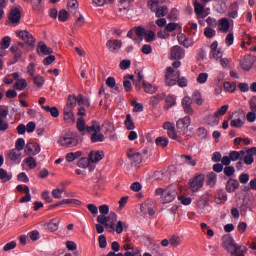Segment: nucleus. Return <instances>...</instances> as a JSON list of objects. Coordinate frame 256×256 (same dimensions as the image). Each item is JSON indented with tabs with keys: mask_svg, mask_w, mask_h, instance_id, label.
I'll return each instance as SVG.
<instances>
[{
	"mask_svg": "<svg viewBox=\"0 0 256 256\" xmlns=\"http://www.w3.org/2000/svg\"><path fill=\"white\" fill-rule=\"evenodd\" d=\"M193 101L196 103V105H203V96L201 95V92L195 91L192 98L189 96H185L183 98L182 107L186 115H193V113H195V110H193V107L191 106L193 105Z\"/></svg>",
	"mask_w": 256,
	"mask_h": 256,
	"instance_id": "obj_1",
	"label": "nucleus"
},
{
	"mask_svg": "<svg viewBox=\"0 0 256 256\" xmlns=\"http://www.w3.org/2000/svg\"><path fill=\"white\" fill-rule=\"evenodd\" d=\"M86 133L91 135L92 143H102V141H105V136L101 133V124L97 121H93L91 126L86 128Z\"/></svg>",
	"mask_w": 256,
	"mask_h": 256,
	"instance_id": "obj_2",
	"label": "nucleus"
},
{
	"mask_svg": "<svg viewBox=\"0 0 256 256\" xmlns=\"http://www.w3.org/2000/svg\"><path fill=\"white\" fill-rule=\"evenodd\" d=\"M58 145L65 149H71L79 145V139L77 138V135L73 134V132H69L59 137Z\"/></svg>",
	"mask_w": 256,
	"mask_h": 256,
	"instance_id": "obj_3",
	"label": "nucleus"
},
{
	"mask_svg": "<svg viewBox=\"0 0 256 256\" xmlns=\"http://www.w3.org/2000/svg\"><path fill=\"white\" fill-rule=\"evenodd\" d=\"M97 222L100 225H105L106 229L109 231H115V223H117V214L111 212L108 216L98 215Z\"/></svg>",
	"mask_w": 256,
	"mask_h": 256,
	"instance_id": "obj_4",
	"label": "nucleus"
},
{
	"mask_svg": "<svg viewBox=\"0 0 256 256\" xmlns=\"http://www.w3.org/2000/svg\"><path fill=\"white\" fill-rule=\"evenodd\" d=\"M155 194L160 196V202H162L164 205L175 201L176 197L175 191L171 190V188H167L165 190L158 188L156 189Z\"/></svg>",
	"mask_w": 256,
	"mask_h": 256,
	"instance_id": "obj_5",
	"label": "nucleus"
},
{
	"mask_svg": "<svg viewBox=\"0 0 256 256\" xmlns=\"http://www.w3.org/2000/svg\"><path fill=\"white\" fill-rule=\"evenodd\" d=\"M148 6L158 18L165 17V15L169 13V8H167V6H159V0H149Z\"/></svg>",
	"mask_w": 256,
	"mask_h": 256,
	"instance_id": "obj_6",
	"label": "nucleus"
},
{
	"mask_svg": "<svg viewBox=\"0 0 256 256\" xmlns=\"http://www.w3.org/2000/svg\"><path fill=\"white\" fill-rule=\"evenodd\" d=\"M181 77V73L178 70H175L173 67L169 66L166 70L165 83L168 87H173L177 85V81Z\"/></svg>",
	"mask_w": 256,
	"mask_h": 256,
	"instance_id": "obj_7",
	"label": "nucleus"
},
{
	"mask_svg": "<svg viewBox=\"0 0 256 256\" xmlns=\"http://www.w3.org/2000/svg\"><path fill=\"white\" fill-rule=\"evenodd\" d=\"M155 209H157V202L153 199H147L142 205H141V213H144L150 215V217H153L155 215Z\"/></svg>",
	"mask_w": 256,
	"mask_h": 256,
	"instance_id": "obj_8",
	"label": "nucleus"
},
{
	"mask_svg": "<svg viewBox=\"0 0 256 256\" xmlns=\"http://www.w3.org/2000/svg\"><path fill=\"white\" fill-rule=\"evenodd\" d=\"M189 127H191V117L189 116H185L176 122V129L178 133H182V135H185V133L189 131Z\"/></svg>",
	"mask_w": 256,
	"mask_h": 256,
	"instance_id": "obj_9",
	"label": "nucleus"
},
{
	"mask_svg": "<svg viewBox=\"0 0 256 256\" xmlns=\"http://www.w3.org/2000/svg\"><path fill=\"white\" fill-rule=\"evenodd\" d=\"M203 183H205V175L203 174H199L190 180V190L192 193H196V191L200 190L201 187H203Z\"/></svg>",
	"mask_w": 256,
	"mask_h": 256,
	"instance_id": "obj_10",
	"label": "nucleus"
},
{
	"mask_svg": "<svg viewBox=\"0 0 256 256\" xmlns=\"http://www.w3.org/2000/svg\"><path fill=\"white\" fill-rule=\"evenodd\" d=\"M12 77L14 80H16L14 83V89L16 91H25V89H27V80L24 78H19V73H12Z\"/></svg>",
	"mask_w": 256,
	"mask_h": 256,
	"instance_id": "obj_11",
	"label": "nucleus"
},
{
	"mask_svg": "<svg viewBox=\"0 0 256 256\" xmlns=\"http://www.w3.org/2000/svg\"><path fill=\"white\" fill-rule=\"evenodd\" d=\"M256 57L251 55H246L241 60L240 65L244 71H251L255 65Z\"/></svg>",
	"mask_w": 256,
	"mask_h": 256,
	"instance_id": "obj_12",
	"label": "nucleus"
},
{
	"mask_svg": "<svg viewBox=\"0 0 256 256\" xmlns=\"http://www.w3.org/2000/svg\"><path fill=\"white\" fill-rule=\"evenodd\" d=\"M17 37L19 39H22V41H25L27 45L33 46L35 45V38L33 37V34L29 33L26 30H20L16 32Z\"/></svg>",
	"mask_w": 256,
	"mask_h": 256,
	"instance_id": "obj_13",
	"label": "nucleus"
},
{
	"mask_svg": "<svg viewBox=\"0 0 256 256\" xmlns=\"http://www.w3.org/2000/svg\"><path fill=\"white\" fill-rule=\"evenodd\" d=\"M106 47L110 51V53H119V51H121V48L123 47V42L118 39L108 40L106 43Z\"/></svg>",
	"mask_w": 256,
	"mask_h": 256,
	"instance_id": "obj_14",
	"label": "nucleus"
},
{
	"mask_svg": "<svg viewBox=\"0 0 256 256\" xmlns=\"http://www.w3.org/2000/svg\"><path fill=\"white\" fill-rule=\"evenodd\" d=\"M163 129L167 131L168 137L173 139L174 141H179V137L177 136V130H175V124L171 122H165L163 124Z\"/></svg>",
	"mask_w": 256,
	"mask_h": 256,
	"instance_id": "obj_15",
	"label": "nucleus"
},
{
	"mask_svg": "<svg viewBox=\"0 0 256 256\" xmlns=\"http://www.w3.org/2000/svg\"><path fill=\"white\" fill-rule=\"evenodd\" d=\"M243 4V0H236L230 5L229 17H231V19H237V17L239 16V6Z\"/></svg>",
	"mask_w": 256,
	"mask_h": 256,
	"instance_id": "obj_16",
	"label": "nucleus"
},
{
	"mask_svg": "<svg viewBox=\"0 0 256 256\" xmlns=\"http://www.w3.org/2000/svg\"><path fill=\"white\" fill-rule=\"evenodd\" d=\"M26 155L35 156L41 153V146L37 143L30 142L25 147Z\"/></svg>",
	"mask_w": 256,
	"mask_h": 256,
	"instance_id": "obj_17",
	"label": "nucleus"
},
{
	"mask_svg": "<svg viewBox=\"0 0 256 256\" xmlns=\"http://www.w3.org/2000/svg\"><path fill=\"white\" fill-rule=\"evenodd\" d=\"M77 107V96L70 95L68 97L67 103L64 106V114L65 113H73V110Z\"/></svg>",
	"mask_w": 256,
	"mask_h": 256,
	"instance_id": "obj_18",
	"label": "nucleus"
},
{
	"mask_svg": "<svg viewBox=\"0 0 256 256\" xmlns=\"http://www.w3.org/2000/svg\"><path fill=\"white\" fill-rule=\"evenodd\" d=\"M218 47L219 43L217 41H214L211 44L210 56L212 57V59H215L216 61H219L223 57V51H221V49H219Z\"/></svg>",
	"mask_w": 256,
	"mask_h": 256,
	"instance_id": "obj_19",
	"label": "nucleus"
},
{
	"mask_svg": "<svg viewBox=\"0 0 256 256\" xmlns=\"http://www.w3.org/2000/svg\"><path fill=\"white\" fill-rule=\"evenodd\" d=\"M231 29V22L228 18H221L218 20V31L220 33H229Z\"/></svg>",
	"mask_w": 256,
	"mask_h": 256,
	"instance_id": "obj_20",
	"label": "nucleus"
},
{
	"mask_svg": "<svg viewBox=\"0 0 256 256\" xmlns=\"http://www.w3.org/2000/svg\"><path fill=\"white\" fill-rule=\"evenodd\" d=\"M170 56L172 59H183L185 57V50L181 46H173L170 49Z\"/></svg>",
	"mask_w": 256,
	"mask_h": 256,
	"instance_id": "obj_21",
	"label": "nucleus"
},
{
	"mask_svg": "<svg viewBox=\"0 0 256 256\" xmlns=\"http://www.w3.org/2000/svg\"><path fill=\"white\" fill-rule=\"evenodd\" d=\"M21 151L14 148L7 152L6 157L14 163H21Z\"/></svg>",
	"mask_w": 256,
	"mask_h": 256,
	"instance_id": "obj_22",
	"label": "nucleus"
},
{
	"mask_svg": "<svg viewBox=\"0 0 256 256\" xmlns=\"http://www.w3.org/2000/svg\"><path fill=\"white\" fill-rule=\"evenodd\" d=\"M256 155V147H252L245 152V155L243 157L245 165H253V162L255 161V158L253 156Z\"/></svg>",
	"mask_w": 256,
	"mask_h": 256,
	"instance_id": "obj_23",
	"label": "nucleus"
},
{
	"mask_svg": "<svg viewBox=\"0 0 256 256\" xmlns=\"http://www.w3.org/2000/svg\"><path fill=\"white\" fill-rule=\"evenodd\" d=\"M37 53L40 57H45V55H51L53 49L49 48L44 42H39L37 45Z\"/></svg>",
	"mask_w": 256,
	"mask_h": 256,
	"instance_id": "obj_24",
	"label": "nucleus"
},
{
	"mask_svg": "<svg viewBox=\"0 0 256 256\" xmlns=\"http://www.w3.org/2000/svg\"><path fill=\"white\" fill-rule=\"evenodd\" d=\"M103 157H105V153L103 151H92L89 154L88 159L90 163H99Z\"/></svg>",
	"mask_w": 256,
	"mask_h": 256,
	"instance_id": "obj_25",
	"label": "nucleus"
},
{
	"mask_svg": "<svg viewBox=\"0 0 256 256\" xmlns=\"http://www.w3.org/2000/svg\"><path fill=\"white\" fill-rule=\"evenodd\" d=\"M180 162L182 165H188L189 167H195L197 165V160L189 155H181Z\"/></svg>",
	"mask_w": 256,
	"mask_h": 256,
	"instance_id": "obj_26",
	"label": "nucleus"
},
{
	"mask_svg": "<svg viewBox=\"0 0 256 256\" xmlns=\"http://www.w3.org/2000/svg\"><path fill=\"white\" fill-rule=\"evenodd\" d=\"M198 1L199 0H194V11L196 15H199L200 17H207V14H205V4H201Z\"/></svg>",
	"mask_w": 256,
	"mask_h": 256,
	"instance_id": "obj_27",
	"label": "nucleus"
},
{
	"mask_svg": "<svg viewBox=\"0 0 256 256\" xmlns=\"http://www.w3.org/2000/svg\"><path fill=\"white\" fill-rule=\"evenodd\" d=\"M214 9L217 13H225L227 11V3L225 0H214Z\"/></svg>",
	"mask_w": 256,
	"mask_h": 256,
	"instance_id": "obj_28",
	"label": "nucleus"
},
{
	"mask_svg": "<svg viewBox=\"0 0 256 256\" xmlns=\"http://www.w3.org/2000/svg\"><path fill=\"white\" fill-rule=\"evenodd\" d=\"M237 189H239V181L235 179L228 180L226 183V191H228V193H235Z\"/></svg>",
	"mask_w": 256,
	"mask_h": 256,
	"instance_id": "obj_29",
	"label": "nucleus"
},
{
	"mask_svg": "<svg viewBox=\"0 0 256 256\" xmlns=\"http://www.w3.org/2000/svg\"><path fill=\"white\" fill-rule=\"evenodd\" d=\"M21 19V12L19 11V8H12L9 15V20L12 23H19Z\"/></svg>",
	"mask_w": 256,
	"mask_h": 256,
	"instance_id": "obj_30",
	"label": "nucleus"
},
{
	"mask_svg": "<svg viewBox=\"0 0 256 256\" xmlns=\"http://www.w3.org/2000/svg\"><path fill=\"white\" fill-rule=\"evenodd\" d=\"M219 122V117L215 113L213 115H208L205 119L206 125H209L210 127H217Z\"/></svg>",
	"mask_w": 256,
	"mask_h": 256,
	"instance_id": "obj_31",
	"label": "nucleus"
},
{
	"mask_svg": "<svg viewBox=\"0 0 256 256\" xmlns=\"http://www.w3.org/2000/svg\"><path fill=\"white\" fill-rule=\"evenodd\" d=\"M128 157L132 163H135L136 165H139L141 161H143V156H141V153L139 152H129Z\"/></svg>",
	"mask_w": 256,
	"mask_h": 256,
	"instance_id": "obj_32",
	"label": "nucleus"
},
{
	"mask_svg": "<svg viewBox=\"0 0 256 256\" xmlns=\"http://www.w3.org/2000/svg\"><path fill=\"white\" fill-rule=\"evenodd\" d=\"M11 179H13V174L0 168V181H2V183H7V181H11Z\"/></svg>",
	"mask_w": 256,
	"mask_h": 256,
	"instance_id": "obj_33",
	"label": "nucleus"
},
{
	"mask_svg": "<svg viewBox=\"0 0 256 256\" xmlns=\"http://www.w3.org/2000/svg\"><path fill=\"white\" fill-rule=\"evenodd\" d=\"M60 223H61V218H54L47 224V227L49 231L55 232L59 229Z\"/></svg>",
	"mask_w": 256,
	"mask_h": 256,
	"instance_id": "obj_34",
	"label": "nucleus"
},
{
	"mask_svg": "<svg viewBox=\"0 0 256 256\" xmlns=\"http://www.w3.org/2000/svg\"><path fill=\"white\" fill-rule=\"evenodd\" d=\"M23 47H25V44L19 42L17 45L12 46L10 50L12 51V53H14L15 57L19 58L21 57V55H23V52L21 51Z\"/></svg>",
	"mask_w": 256,
	"mask_h": 256,
	"instance_id": "obj_35",
	"label": "nucleus"
},
{
	"mask_svg": "<svg viewBox=\"0 0 256 256\" xmlns=\"http://www.w3.org/2000/svg\"><path fill=\"white\" fill-rule=\"evenodd\" d=\"M83 155V152L76 151V152H70L66 155V161L68 163H73V161H76V159H79Z\"/></svg>",
	"mask_w": 256,
	"mask_h": 256,
	"instance_id": "obj_36",
	"label": "nucleus"
},
{
	"mask_svg": "<svg viewBox=\"0 0 256 256\" xmlns=\"http://www.w3.org/2000/svg\"><path fill=\"white\" fill-rule=\"evenodd\" d=\"M127 227H129V224H127V222H125V221L120 220L117 222L114 231H116V233L118 235H121V233H123V231H125V229H127Z\"/></svg>",
	"mask_w": 256,
	"mask_h": 256,
	"instance_id": "obj_37",
	"label": "nucleus"
},
{
	"mask_svg": "<svg viewBox=\"0 0 256 256\" xmlns=\"http://www.w3.org/2000/svg\"><path fill=\"white\" fill-rule=\"evenodd\" d=\"M229 157H230V161H238V159L242 160L243 157H245V151H243V150L239 151V152L232 151V152H230Z\"/></svg>",
	"mask_w": 256,
	"mask_h": 256,
	"instance_id": "obj_38",
	"label": "nucleus"
},
{
	"mask_svg": "<svg viewBox=\"0 0 256 256\" xmlns=\"http://www.w3.org/2000/svg\"><path fill=\"white\" fill-rule=\"evenodd\" d=\"M68 10L70 13H77V9H79V2L77 0H69L67 3Z\"/></svg>",
	"mask_w": 256,
	"mask_h": 256,
	"instance_id": "obj_39",
	"label": "nucleus"
},
{
	"mask_svg": "<svg viewBox=\"0 0 256 256\" xmlns=\"http://www.w3.org/2000/svg\"><path fill=\"white\" fill-rule=\"evenodd\" d=\"M223 87L226 93H235V90L237 89V84H235V82H224Z\"/></svg>",
	"mask_w": 256,
	"mask_h": 256,
	"instance_id": "obj_40",
	"label": "nucleus"
},
{
	"mask_svg": "<svg viewBox=\"0 0 256 256\" xmlns=\"http://www.w3.org/2000/svg\"><path fill=\"white\" fill-rule=\"evenodd\" d=\"M124 125L128 131H133V129H135V123L133 122V119L131 118V114L126 115Z\"/></svg>",
	"mask_w": 256,
	"mask_h": 256,
	"instance_id": "obj_41",
	"label": "nucleus"
},
{
	"mask_svg": "<svg viewBox=\"0 0 256 256\" xmlns=\"http://www.w3.org/2000/svg\"><path fill=\"white\" fill-rule=\"evenodd\" d=\"M164 99L165 93L157 94L151 97L150 103L151 105H153V107H155V105H159V103H161V101H163Z\"/></svg>",
	"mask_w": 256,
	"mask_h": 256,
	"instance_id": "obj_42",
	"label": "nucleus"
},
{
	"mask_svg": "<svg viewBox=\"0 0 256 256\" xmlns=\"http://www.w3.org/2000/svg\"><path fill=\"white\" fill-rule=\"evenodd\" d=\"M32 5L34 11H41L43 9V5H45L44 0H29Z\"/></svg>",
	"mask_w": 256,
	"mask_h": 256,
	"instance_id": "obj_43",
	"label": "nucleus"
},
{
	"mask_svg": "<svg viewBox=\"0 0 256 256\" xmlns=\"http://www.w3.org/2000/svg\"><path fill=\"white\" fill-rule=\"evenodd\" d=\"M63 193H65V186L55 188L52 190V197H54V199H61V197H63Z\"/></svg>",
	"mask_w": 256,
	"mask_h": 256,
	"instance_id": "obj_44",
	"label": "nucleus"
},
{
	"mask_svg": "<svg viewBox=\"0 0 256 256\" xmlns=\"http://www.w3.org/2000/svg\"><path fill=\"white\" fill-rule=\"evenodd\" d=\"M208 79H209V73L202 72V73L198 74L196 81H197V83H199V85H205V83H207Z\"/></svg>",
	"mask_w": 256,
	"mask_h": 256,
	"instance_id": "obj_45",
	"label": "nucleus"
},
{
	"mask_svg": "<svg viewBox=\"0 0 256 256\" xmlns=\"http://www.w3.org/2000/svg\"><path fill=\"white\" fill-rule=\"evenodd\" d=\"M143 89L145 93H149L150 95L157 92V86L152 85L151 83H143Z\"/></svg>",
	"mask_w": 256,
	"mask_h": 256,
	"instance_id": "obj_46",
	"label": "nucleus"
},
{
	"mask_svg": "<svg viewBox=\"0 0 256 256\" xmlns=\"http://www.w3.org/2000/svg\"><path fill=\"white\" fill-rule=\"evenodd\" d=\"M76 103H78V105H83L84 107H89L90 103H89V99L85 98V96H83V94H79L76 97Z\"/></svg>",
	"mask_w": 256,
	"mask_h": 256,
	"instance_id": "obj_47",
	"label": "nucleus"
},
{
	"mask_svg": "<svg viewBox=\"0 0 256 256\" xmlns=\"http://www.w3.org/2000/svg\"><path fill=\"white\" fill-rule=\"evenodd\" d=\"M42 109H44L46 113L51 114L55 118L59 117V109H57V107L51 108L50 106H42Z\"/></svg>",
	"mask_w": 256,
	"mask_h": 256,
	"instance_id": "obj_48",
	"label": "nucleus"
},
{
	"mask_svg": "<svg viewBox=\"0 0 256 256\" xmlns=\"http://www.w3.org/2000/svg\"><path fill=\"white\" fill-rule=\"evenodd\" d=\"M179 43L180 45H183V47L189 48L193 45V40L186 38L185 36L181 35L179 37Z\"/></svg>",
	"mask_w": 256,
	"mask_h": 256,
	"instance_id": "obj_49",
	"label": "nucleus"
},
{
	"mask_svg": "<svg viewBox=\"0 0 256 256\" xmlns=\"http://www.w3.org/2000/svg\"><path fill=\"white\" fill-rule=\"evenodd\" d=\"M33 83H34V85H36V87L41 89V87H43V85H45V78L41 75H38L36 77L33 76Z\"/></svg>",
	"mask_w": 256,
	"mask_h": 256,
	"instance_id": "obj_50",
	"label": "nucleus"
},
{
	"mask_svg": "<svg viewBox=\"0 0 256 256\" xmlns=\"http://www.w3.org/2000/svg\"><path fill=\"white\" fill-rule=\"evenodd\" d=\"M155 143L157 147H162L164 149V147H167V145H169V139H167L166 137H158L156 138Z\"/></svg>",
	"mask_w": 256,
	"mask_h": 256,
	"instance_id": "obj_51",
	"label": "nucleus"
},
{
	"mask_svg": "<svg viewBox=\"0 0 256 256\" xmlns=\"http://www.w3.org/2000/svg\"><path fill=\"white\" fill-rule=\"evenodd\" d=\"M76 127H77V129L80 133H85V131H87V126L85 124V119L79 118L77 123H76Z\"/></svg>",
	"mask_w": 256,
	"mask_h": 256,
	"instance_id": "obj_52",
	"label": "nucleus"
},
{
	"mask_svg": "<svg viewBox=\"0 0 256 256\" xmlns=\"http://www.w3.org/2000/svg\"><path fill=\"white\" fill-rule=\"evenodd\" d=\"M0 47H2V49H9V47H11V37H3L0 41Z\"/></svg>",
	"mask_w": 256,
	"mask_h": 256,
	"instance_id": "obj_53",
	"label": "nucleus"
},
{
	"mask_svg": "<svg viewBox=\"0 0 256 256\" xmlns=\"http://www.w3.org/2000/svg\"><path fill=\"white\" fill-rule=\"evenodd\" d=\"M78 167H81V169H87V167H89V165H91V160H89V158L84 157L81 158L78 163H77Z\"/></svg>",
	"mask_w": 256,
	"mask_h": 256,
	"instance_id": "obj_54",
	"label": "nucleus"
},
{
	"mask_svg": "<svg viewBox=\"0 0 256 256\" xmlns=\"http://www.w3.org/2000/svg\"><path fill=\"white\" fill-rule=\"evenodd\" d=\"M207 179L208 185H210V187H213L217 183V174L211 172L207 175Z\"/></svg>",
	"mask_w": 256,
	"mask_h": 256,
	"instance_id": "obj_55",
	"label": "nucleus"
},
{
	"mask_svg": "<svg viewBox=\"0 0 256 256\" xmlns=\"http://www.w3.org/2000/svg\"><path fill=\"white\" fill-rule=\"evenodd\" d=\"M23 163H26V165H28L29 169H35V167H37V160H35V158L33 157H28L26 158Z\"/></svg>",
	"mask_w": 256,
	"mask_h": 256,
	"instance_id": "obj_56",
	"label": "nucleus"
},
{
	"mask_svg": "<svg viewBox=\"0 0 256 256\" xmlns=\"http://www.w3.org/2000/svg\"><path fill=\"white\" fill-rule=\"evenodd\" d=\"M245 125V121L241 120L240 118L233 119L230 122L231 127H235L236 129H241Z\"/></svg>",
	"mask_w": 256,
	"mask_h": 256,
	"instance_id": "obj_57",
	"label": "nucleus"
},
{
	"mask_svg": "<svg viewBox=\"0 0 256 256\" xmlns=\"http://www.w3.org/2000/svg\"><path fill=\"white\" fill-rule=\"evenodd\" d=\"M144 37L146 43H151V41H155V32L152 30H146Z\"/></svg>",
	"mask_w": 256,
	"mask_h": 256,
	"instance_id": "obj_58",
	"label": "nucleus"
},
{
	"mask_svg": "<svg viewBox=\"0 0 256 256\" xmlns=\"http://www.w3.org/2000/svg\"><path fill=\"white\" fill-rule=\"evenodd\" d=\"M58 19L59 21H62L63 23H65V21H67V19H69V12H67V10H60L59 14H58Z\"/></svg>",
	"mask_w": 256,
	"mask_h": 256,
	"instance_id": "obj_59",
	"label": "nucleus"
},
{
	"mask_svg": "<svg viewBox=\"0 0 256 256\" xmlns=\"http://www.w3.org/2000/svg\"><path fill=\"white\" fill-rule=\"evenodd\" d=\"M216 33L217 32L215 31V29H213L211 27H207V28L204 29V35L208 39H211V38L215 37Z\"/></svg>",
	"mask_w": 256,
	"mask_h": 256,
	"instance_id": "obj_60",
	"label": "nucleus"
},
{
	"mask_svg": "<svg viewBox=\"0 0 256 256\" xmlns=\"http://www.w3.org/2000/svg\"><path fill=\"white\" fill-rule=\"evenodd\" d=\"M14 149H17L20 152L23 151V149H25V139L19 138L15 143Z\"/></svg>",
	"mask_w": 256,
	"mask_h": 256,
	"instance_id": "obj_61",
	"label": "nucleus"
},
{
	"mask_svg": "<svg viewBox=\"0 0 256 256\" xmlns=\"http://www.w3.org/2000/svg\"><path fill=\"white\" fill-rule=\"evenodd\" d=\"M207 201V196L200 197V199L197 202V207H199V209H205V207H207Z\"/></svg>",
	"mask_w": 256,
	"mask_h": 256,
	"instance_id": "obj_62",
	"label": "nucleus"
},
{
	"mask_svg": "<svg viewBox=\"0 0 256 256\" xmlns=\"http://www.w3.org/2000/svg\"><path fill=\"white\" fill-rule=\"evenodd\" d=\"M175 105V98L173 96L166 97L165 109H171Z\"/></svg>",
	"mask_w": 256,
	"mask_h": 256,
	"instance_id": "obj_63",
	"label": "nucleus"
},
{
	"mask_svg": "<svg viewBox=\"0 0 256 256\" xmlns=\"http://www.w3.org/2000/svg\"><path fill=\"white\" fill-rule=\"evenodd\" d=\"M64 120L66 121V123H74L75 114H73V112L64 113Z\"/></svg>",
	"mask_w": 256,
	"mask_h": 256,
	"instance_id": "obj_64",
	"label": "nucleus"
}]
</instances>
